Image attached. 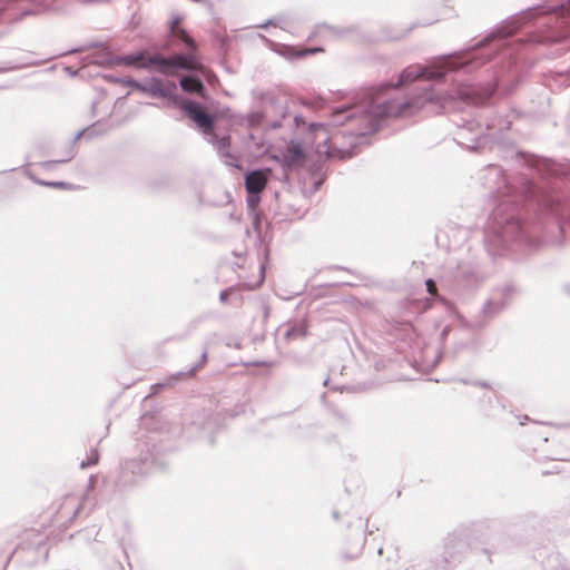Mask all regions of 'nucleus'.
<instances>
[{
  "label": "nucleus",
  "instance_id": "nucleus-1",
  "mask_svg": "<svg viewBox=\"0 0 570 570\" xmlns=\"http://www.w3.org/2000/svg\"><path fill=\"white\" fill-rule=\"evenodd\" d=\"M522 165L520 190L494 164L480 171L482 186L497 203L484 227L490 255L519 257L539 247L549 225L561 234L570 228V165L517 153Z\"/></svg>",
  "mask_w": 570,
  "mask_h": 570
},
{
  "label": "nucleus",
  "instance_id": "nucleus-2",
  "mask_svg": "<svg viewBox=\"0 0 570 570\" xmlns=\"http://www.w3.org/2000/svg\"><path fill=\"white\" fill-rule=\"evenodd\" d=\"M553 14L556 28L547 39L549 41H562L570 37V1L556 6L538 4L529 8L523 14L513 18L511 21L499 28L495 32L483 38L473 47L443 56L429 66H411L405 68L399 77L395 87L404 86L420 78L426 80L440 81L451 71L462 70L472 72L483 66L493 55L500 57L502 67L493 73L492 80L478 85H460L451 90H435L433 87H424L420 95L411 98L414 100L422 97L425 90H431L441 97L452 96L446 107H441L434 99L432 102H425L420 109L431 106L433 112H445L460 109L463 106L484 105L493 96L495 90L502 95L511 94L519 83V70L517 68L519 49L523 47V41H511L509 38L533 16ZM396 102H403L395 99ZM406 101H410L407 99ZM417 111L416 107L410 109L411 115ZM410 116V114L407 115Z\"/></svg>",
  "mask_w": 570,
  "mask_h": 570
},
{
  "label": "nucleus",
  "instance_id": "nucleus-3",
  "mask_svg": "<svg viewBox=\"0 0 570 570\" xmlns=\"http://www.w3.org/2000/svg\"><path fill=\"white\" fill-rule=\"evenodd\" d=\"M395 87L382 85L379 88H365L355 92L348 100L331 110V124L354 127L341 131L332 138H325L318 145V159L309 165L308 171L314 189H318L325 178V164L330 158L347 159L356 155V148L366 142L370 134L376 132L380 122L389 117L409 115L413 107L422 108L425 102L436 99L441 107H446L452 96L441 97L431 90H425L422 97L414 100L396 102L392 96Z\"/></svg>",
  "mask_w": 570,
  "mask_h": 570
},
{
  "label": "nucleus",
  "instance_id": "nucleus-4",
  "mask_svg": "<svg viewBox=\"0 0 570 570\" xmlns=\"http://www.w3.org/2000/svg\"><path fill=\"white\" fill-rule=\"evenodd\" d=\"M117 81L132 89H137L140 92L149 94L153 97L167 99L171 105L178 106L196 125L205 140L214 147L224 164L230 167H239L238 157L229 150L230 137L227 135L218 137L215 131L217 121L216 115L209 112L207 108L198 101L180 99L174 92L177 88L175 82L171 81L168 86H163L161 80L156 77L150 78L146 82H140L134 78L117 79Z\"/></svg>",
  "mask_w": 570,
  "mask_h": 570
},
{
  "label": "nucleus",
  "instance_id": "nucleus-5",
  "mask_svg": "<svg viewBox=\"0 0 570 570\" xmlns=\"http://www.w3.org/2000/svg\"><path fill=\"white\" fill-rule=\"evenodd\" d=\"M137 448L139 456L127 459L121 464L116 479V485L120 490L135 487L139 480L153 472L164 471L169 464L157 434H140L137 438Z\"/></svg>",
  "mask_w": 570,
  "mask_h": 570
},
{
  "label": "nucleus",
  "instance_id": "nucleus-6",
  "mask_svg": "<svg viewBox=\"0 0 570 570\" xmlns=\"http://www.w3.org/2000/svg\"><path fill=\"white\" fill-rule=\"evenodd\" d=\"M483 282V275L476 263L461 261L456 267L442 277V285L455 295L475 291Z\"/></svg>",
  "mask_w": 570,
  "mask_h": 570
},
{
  "label": "nucleus",
  "instance_id": "nucleus-7",
  "mask_svg": "<svg viewBox=\"0 0 570 570\" xmlns=\"http://www.w3.org/2000/svg\"><path fill=\"white\" fill-rule=\"evenodd\" d=\"M61 10L60 0H0V14L9 22H19L27 16Z\"/></svg>",
  "mask_w": 570,
  "mask_h": 570
},
{
  "label": "nucleus",
  "instance_id": "nucleus-8",
  "mask_svg": "<svg viewBox=\"0 0 570 570\" xmlns=\"http://www.w3.org/2000/svg\"><path fill=\"white\" fill-rule=\"evenodd\" d=\"M186 52H178L170 56L155 53L150 56V68H156L164 75H176L179 70L193 71L197 67L196 50L186 49Z\"/></svg>",
  "mask_w": 570,
  "mask_h": 570
},
{
  "label": "nucleus",
  "instance_id": "nucleus-9",
  "mask_svg": "<svg viewBox=\"0 0 570 570\" xmlns=\"http://www.w3.org/2000/svg\"><path fill=\"white\" fill-rule=\"evenodd\" d=\"M252 95L261 101L262 108H266L269 104L272 105L266 112L267 129L281 128L283 120L288 115L287 97L276 91L263 92L253 90Z\"/></svg>",
  "mask_w": 570,
  "mask_h": 570
},
{
  "label": "nucleus",
  "instance_id": "nucleus-10",
  "mask_svg": "<svg viewBox=\"0 0 570 570\" xmlns=\"http://www.w3.org/2000/svg\"><path fill=\"white\" fill-rule=\"evenodd\" d=\"M150 56L151 55H148L145 50L135 51L125 56H115L110 52H104L98 56L97 62L108 66L126 65L141 69H150Z\"/></svg>",
  "mask_w": 570,
  "mask_h": 570
},
{
  "label": "nucleus",
  "instance_id": "nucleus-11",
  "mask_svg": "<svg viewBox=\"0 0 570 570\" xmlns=\"http://www.w3.org/2000/svg\"><path fill=\"white\" fill-rule=\"evenodd\" d=\"M180 17L176 16L171 19L169 24V41L164 45V49L168 50L171 45H181L186 49H197L195 40L188 35V32L179 27Z\"/></svg>",
  "mask_w": 570,
  "mask_h": 570
},
{
  "label": "nucleus",
  "instance_id": "nucleus-12",
  "mask_svg": "<svg viewBox=\"0 0 570 570\" xmlns=\"http://www.w3.org/2000/svg\"><path fill=\"white\" fill-rule=\"evenodd\" d=\"M275 158L282 160L285 169H293L305 159L303 144L295 139L289 140L283 150L281 158L278 156Z\"/></svg>",
  "mask_w": 570,
  "mask_h": 570
},
{
  "label": "nucleus",
  "instance_id": "nucleus-13",
  "mask_svg": "<svg viewBox=\"0 0 570 570\" xmlns=\"http://www.w3.org/2000/svg\"><path fill=\"white\" fill-rule=\"evenodd\" d=\"M99 132L97 131L96 129V125H92V126H89L88 128H85V129H81L79 130L76 136L73 137V139L69 142L68 145V148L66 150V155L63 158L61 159H55V160H48V161H43L41 164V166L45 168V169H51L53 168L55 165H58V164H65V163H68L75 156H76V150H75V145L76 142L83 136L86 135L88 138L90 137H94V136H97Z\"/></svg>",
  "mask_w": 570,
  "mask_h": 570
},
{
  "label": "nucleus",
  "instance_id": "nucleus-14",
  "mask_svg": "<svg viewBox=\"0 0 570 570\" xmlns=\"http://www.w3.org/2000/svg\"><path fill=\"white\" fill-rule=\"evenodd\" d=\"M517 117L518 115L514 110H510L509 114H498L490 120V122L487 124L489 136L499 139L504 131L511 128V125Z\"/></svg>",
  "mask_w": 570,
  "mask_h": 570
},
{
  "label": "nucleus",
  "instance_id": "nucleus-15",
  "mask_svg": "<svg viewBox=\"0 0 570 570\" xmlns=\"http://www.w3.org/2000/svg\"><path fill=\"white\" fill-rule=\"evenodd\" d=\"M269 169H254L245 174L244 184L246 194L262 193L267 185Z\"/></svg>",
  "mask_w": 570,
  "mask_h": 570
},
{
  "label": "nucleus",
  "instance_id": "nucleus-16",
  "mask_svg": "<svg viewBox=\"0 0 570 570\" xmlns=\"http://www.w3.org/2000/svg\"><path fill=\"white\" fill-rule=\"evenodd\" d=\"M16 50L17 49L14 48H9L6 51L4 56L10 57V59L0 62V73L10 72L38 65L36 61L29 60L24 56L13 57Z\"/></svg>",
  "mask_w": 570,
  "mask_h": 570
},
{
  "label": "nucleus",
  "instance_id": "nucleus-17",
  "mask_svg": "<svg viewBox=\"0 0 570 570\" xmlns=\"http://www.w3.org/2000/svg\"><path fill=\"white\" fill-rule=\"evenodd\" d=\"M502 312H503V308L498 306L495 299H493L489 295V297L484 302L479 315L474 320V327H478V328L485 327L489 321L495 318Z\"/></svg>",
  "mask_w": 570,
  "mask_h": 570
},
{
  "label": "nucleus",
  "instance_id": "nucleus-18",
  "mask_svg": "<svg viewBox=\"0 0 570 570\" xmlns=\"http://www.w3.org/2000/svg\"><path fill=\"white\" fill-rule=\"evenodd\" d=\"M515 295V287L512 284H504L502 286L494 287L490 292V296L495 299L497 305L503 308V311L510 305Z\"/></svg>",
  "mask_w": 570,
  "mask_h": 570
},
{
  "label": "nucleus",
  "instance_id": "nucleus-19",
  "mask_svg": "<svg viewBox=\"0 0 570 570\" xmlns=\"http://www.w3.org/2000/svg\"><path fill=\"white\" fill-rule=\"evenodd\" d=\"M179 86L183 91L189 94H200L205 90L202 79L194 73L185 75L179 79Z\"/></svg>",
  "mask_w": 570,
  "mask_h": 570
},
{
  "label": "nucleus",
  "instance_id": "nucleus-20",
  "mask_svg": "<svg viewBox=\"0 0 570 570\" xmlns=\"http://www.w3.org/2000/svg\"><path fill=\"white\" fill-rule=\"evenodd\" d=\"M307 335V325L303 321H296L287 326L284 336L287 341L302 340Z\"/></svg>",
  "mask_w": 570,
  "mask_h": 570
},
{
  "label": "nucleus",
  "instance_id": "nucleus-21",
  "mask_svg": "<svg viewBox=\"0 0 570 570\" xmlns=\"http://www.w3.org/2000/svg\"><path fill=\"white\" fill-rule=\"evenodd\" d=\"M272 105L269 104L266 108H262L259 106V110L258 111H254V112H250L248 114L247 116V126L250 128V129H255L257 127H265L267 128V117H266V112L268 110V108L271 107Z\"/></svg>",
  "mask_w": 570,
  "mask_h": 570
},
{
  "label": "nucleus",
  "instance_id": "nucleus-22",
  "mask_svg": "<svg viewBox=\"0 0 570 570\" xmlns=\"http://www.w3.org/2000/svg\"><path fill=\"white\" fill-rule=\"evenodd\" d=\"M317 32L320 35H325L330 39L341 38L343 35L346 33V31L344 29H341V28H337L334 26H328L326 23L318 24Z\"/></svg>",
  "mask_w": 570,
  "mask_h": 570
},
{
  "label": "nucleus",
  "instance_id": "nucleus-23",
  "mask_svg": "<svg viewBox=\"0 0 570 570\" xmlns=\"http://www.w3.org/2000/svg\"><path fill=\"white\" fill-rule=\"evenodd\" d=\"M207 358H208V352H207V350H205L202 353L199 361L195 365H193L190 368H188L185 373L177 372L176 374L173 375V377L175 380H177L183 375L191 376L198 368L203 367L206 364Z\"/></svg>",
  "mask_w": 570,
  "mask_h": 570
},
{
  "label": "nucleus",
  "instance_id": "nucleus-24",
  "mask_svg": "<svg viewBox=\"0 0 570 570\" xmlns=\"http://www.w3.org/2000/svg\"><path fill=\"white\" fill-rule=\"evenodd\" d=\"M21 549L20 544H16L8 551L0 552V570H6L13 556Z\"/></svg>",
  "mask_w": 570,
  "mask_h": 570
},
{
  "label": "nucleus",
  "instance_id": "nucleus-25",
  "mask_svg": "<svg viewBox=\"0 0 570 570\" xmlns=\"http://www.w3.org/2000/svg\"><path fill=\"white\" fill-rule=\"evenodd\" d=\"M35 181L41 186H49V187L60 188V189H75L76 188L72 184L66 183V181H46V180H40V179H35Z\"/></svg>",
  "mask_w": 570,
  "mask_h": 570
},
{
  "label": "nucleus",
  "instance_id": "nucleus-26",
  "mask_svg": "<svg viewBox=\"0 0 570 570\" xmlns=\"http://www.w3.org/2000/svg\"><path fill=\"white\" fill-rule=\"evenodd\" d=\"M261 194L262 193L247 194V196H246V206H247L248 212H255L256 210V207L258 206V204L261 202Z\"/></svg>",
  "mask_w": 570,
  "mask_h": 570
},
{
  "label": "nucleus",
  "instance_id": "nucleus-27",
  "mask_svg": "<svg viewBox=\"0 0 570 570\" xmlns=\"http://www.w3.org/2000/svg\"><path fill=\"white\" fill-rule=\"evenodd\" d=\"M99 461V452L97 449H92L88 455L87 461H81L80 466L87 468L97 464Z\"/></svg>",
  "mask_w": 570,
  "mask_h": 570
},
{
  "label": "nucleus",
  "instance_id": "nucleus-28",
  "mask_svg": "<svg viewBox=\"0 0 570 570\" xmlns=\"http://www.w3.org/2000/svg\"><path fill=\"white\" fill-rule=\"evenodd\" d=\"M248 214L252 217L254 229L256 232H259V228H261V216H259V214L256 210L255 212H248Z\"/></svg>",
  "mask_w": 570,
  "mask_h": 570
},
{
  "label": "nucleus",
  "instance_id": "nucleus-29",
  "mask_svg": "<svg viewBox=\"0 0 570 570\" xmlns=\"http://www.w3.org/2000/svg\"><path fill=\"white\" fill-rule=\"evenodd\" d=\"M283 18H273L264 22L263 24H259V28H267L268 26H279L281 22H283Z\"/></svg>",
  "mask_w": 570,
  "mask_h": 570
},
{
  "label": "nucleus",
  "instance_id": "nucleus-30",
  "mask_svg": "<svg viewBox=\"0 0 570 570\" xmlns=\"http://www.w3.org/2000/svg\"><path fill=\"white\" fill-rule=\"evenodd\" d=\"M425 285H426V291H428L431 295H433V294H434V292L436 291V284H435V282H434L432 278H428V279L425 281Z\"/></svg>",
  "mask_w": 570,
  "mask_h": 570
},
{
  "label": "nucleus",
  "instance_id": "nucleus-31",
  "mask_svg": "<svg viewBox=\"0 0 570 570\" xmlns=\"http://www.w3.org/2000/svg\"><path fill=\"white\" fill-rule=\"evenodd\" d=\"M484 140H485V138H484V137L475 138V139H474V144H473V145L468 146V148H469L470 150H478V149H480V148L482 147V145H481V144H482V141H484Z\"/></svg>",
  "mask_w": 570,
  "mask_h": 570
},
{
  "label": "nucleus",
  "instance_id": "nucleus-32",
  "mask_svg": "<svg viewBox=\"0 0 570 570\" xmlns=\"http://www.w3.org/2000/svg\"><path fill=\"white\" fill-rule=\"evenodd\" d=\"M232 292V288H226V289H223L220 293H219V301L222 303H226L228 301V296H229V293Z\"/></svg>",
  "mask_w": 570,
  "mask_h": 570
},
{
  "label": "nucleus",
  "instance_id": "nucleus-33",
  "mask_svg": "<svg viewBox=\"0 0 570 570\" xmlns=\"http://www.w3.org/2000/svg\"><path fill=\"white\" fill-rule=\"evenodd\" d=\"M294 122H295V126L298 127L299 125L304 124V119H303L302 116L295 115L294 116Z\"/></svg>",
  "mask_w": 570,
  "mask_h": 570
},
{
  "label": "nucleus",
  "instance_id": "nucleus-34",
  "mask_svg": "<svg viewBox=\"0 0 570 570\" xmlns=\"http://www.w3.org/2000/svg\"><path fill=\"white\" fill-rule=\"evenodd\" d=\"M488 401H489L490 404H492V402H494L497 404H500V401H499V399H498V396L495 394L489 395L488 396Z\"/></svg>",
  "mask_w": 570,
  "mask_h": 570
},
{
  "label": "nucleus",
  "instance_id": "nucleus-35",
  "mask_svg": "<svg viewBox=\"0 0 570 570\" xmlns=\"http://www.w3.org/2000/svg\"><path fill=\"white\" fill-rule=\"evenodd\" d=\"M474 385H479L481 387H490V384L488 382H475Z\"/></svg>",
  "mask_w": 570,
  "mask_h": 570
},
{
  "label": "nucleus",
  "instance_id": "nucleus-36",
  "mask_svg": "<svg viewBox=\"0 0 570 570\" xmlns=\"http://www.w3.org/2000/svg\"><path fill=\"white\" fill-rule=\"evenodd\" d=\"M67 70H68V72H69V75H71V76H75V75L77 73V71H73V70H71L70 68H67Z\"/></svg>",
  "mask_w": 570,
  "mask_h": 570
},
{
  "label": "nucleus",
  "instance_id": "nucleus-37",
  "mask_svg": "<svg viewBox=\"0 0 570 570\" xmlns=\"http://www.w3.org/2000/svg\"><path fill=\"white\" fill-rule=\"evenodd\" d=\"M79 510H80V505H79V504H77V507L75 508V514H76V513H78V512H79Z\"/></svg>",
  "mask_w": 570,
  "mask_h": 570
},
{
  "label": "nucleus",
  "instance_id": "nucleus-38",
  "mask_svg": "<svg viewBox=\"0 0 570 570\" xmlns=\"http://www.w3.org/2000/svg\"><path fill=\"white\" fill-rule=\"evenodd\" d=\"M564 288H566L567 293L570 294V285H567Z\"/></svg>",
  "mask_w": 570,
  "mask_h": 570
},
{
  "label": "nucleus",
  "instance_id": "nucleus-39",
  "mask_svg": "<svg viewBox=\"0 0 570 570\" xmlns=\"http://www.w3.org/2000/svg\"><path fill=\"white\" fill-rule=\"evenodd\" d=\"M333 517H334L335 519H338V513H337L336 511H335V512H333Z\"/></svg>",
  "mask_w": 570,
  "mask_h": 570
},
{
  "label": "nucleus",
  "instance_id": "nucleus-40",
  "mask_svg": "<svg viewBox=\"0 0 570 570\" xmlns=\"http://www.w3.org/2000/svg\"><path fill=\"white\" fill-rule=\"evenodd\" d=\"M434 21H429V22H425L423 23L424 26H430L431 23H433Z\"/></svg>",
  "mask_w": 570,
  "mask_h": 570
},
{
  "label": "nucleus",
  "instance_id": "nucleus-41",
  "mask_svg": "<svg viewBox=\"0 0 570 570\" xmlns=\"http://www.w3.org/2000/svg\"><path fill=\"white\" fill-rule=\"evenodd\" d=\"M488 415H490V416H494V415H495V413L489 412V413H488Z\"/></svg>",
  "mask_w": 570,
  "mask_h": 570
},
{
  "label": "nucleus",
  "instance_id": "nucleus-42",
  "mask_svg": "<svg viewBox=\"0 0 570 570\" xmlns=\"http://www.w3.org/2000/svg\"><path fill=\"white\" fill-rule=\"evenodd\" d=\"M460 382H462L463 384H468V381L465 380H461Z\"/></svg>",
  "mask_w": 570,
  "mask_h": 570
},
{
  "label": "nucleus",
  "instance_id": "nucleus-43",
  "mask_svg": "<svg viewBox=\"0 0 570 570\" xmlns=\"http://www.w3.org/2000/svg\"><path fill=\"white\" fill-rule=\"evenodd\" d=\"M194 2H202L203 0H193Z\"/></svg>",
  "mask_w": 570,
  "mask_h": 570
},
{
  "label": "nucleus",
  "instance_id": "nucleus-44",
  "mask_svg": "<svg viewBox=\"0 0 570 570\" xmlns=\"http://www.w3.org/2000/svg\"><path fill=\"white\" fill-rule=\"evenodd\" d=\"M2 541H4V540H3L2 538H0V543H1Z\"/></svg>",
  "mask_w": 570,
  "mask_h": 570
}]
</instances>
